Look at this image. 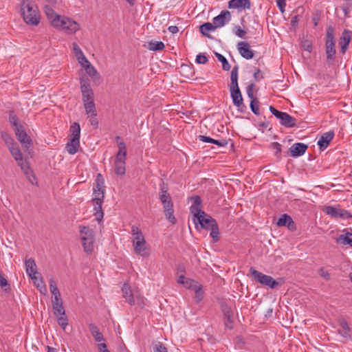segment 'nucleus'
<instances>
[{
  "instance_id": "1",
  "label": "nucleus",
  "mask_w": 352,
  "mask_h": 352,
  "mask_svg": "<svg viewBox=\"0 0 352 352\" xmlns=\"http://www.w3.org/2000/svg\"><path fill=\"white\" fill-rule=\"evenodd\" d=\"M44 12L51 25L67 34H74L80 29L79 24L65 16L56 14L49 6H45Z\"/></svg>"
},
{
  "instance_id": "2",
  "label": "nucleus",
  "mask_w": 352,
  "mask_h": 352,
  "mask_svg": "<svg viewBox=\"0 0 352 352\" xmlns=\"http://www.w3.org/2000/svg\"><path fill=\"white\" fill-rule=\"evenodd\" d=\"M190 199L193 203L190 207V212L193 215V221L197 229H198L197 223L201 228L206 230H210L213 224L217 223L214 219L201 210V199L199 196H193Z\"/></svg>"
},
{
  "instance_id": "3",
  "label": "nucleus",
  "mask_w": 352,
  "mask_h": 352,
  "mask_svg": "<svg viewBox=\"0 0 352 352\" xmlns=\"http://www.w3.org/2000/svg\"><path fill=\"white\" fill-rule=\"evenodd\" d=\"M103 184L104 182L102 181L100 182L98 179H97L96 186L94 188L95 197L91 200L94 206V216L98 223H100L102 221L104 216V213L102 209V204L104 197Z\"/></svg>"
},
{
  "instance_id": "4",
  "label": "nucleus",
  "mask_w": 352,
  "mask_h": 352,
  "mask_svg": "<svg viewBox=\"0 0 352 352\" xmlns=\"http://www.w3.org/2000/svg\"><path fill=\"white\" fill-rule=\"evenodd\" d=\"M21 12L24 21L29 25H37L40 22V14L37 7L28 1H23Z\"/></svg>"
},
{
  "instance_id": "5",
  "label": "nucleus",
  "mask_w": 352,
  "mask_h": 352,
  "mask_svg": "<svg viewBox=\"0 0 352 352\" xmlns=\"http://www.w3.org/2000/svg\"><path fill=\"white\" fill-rule=\"evenodd\" d=\"M249 271L254 279L263 285L267 286L271 289H274L279 285V283L272 276L265 275L252 267L250 268Z\"/></svg>"
},
{
  "instance_id": "6",
  "label": "nucleus",
  "mask_w": 352,
  "mask_h": 352,
  "mask_svg": "<svg viewBox=\"0 0 352 352\" xmlns=\"http://www.w3.org/2000/svg\"><path fill=\"white\" fill-rule=\"evenodd\" d=\"M8 149L14 159L17 162L18 166L21 167V170L24 173V174L28 175L31 173L30 166L26 161H23L22 153L21 152L16 144H14L12 146H10L8 148Z\"/></svg>"
},
{
  "instance_id": "7",
  "label": "nucleus",
  "mask_w": 352,
  "mask_h": 352,
  "mask_svg": "<svg viewBox=\"0 0 352 352\" xmlns=\"http://www.w3.org/2000/svg\"><path fill=\"white\" fill-rule=\"evenodd\" d=\"M270 111L280 120V123L282 125L286 127H294L296 126V119L287 113L280 111L272 106L270 107Z\"/></svg>"
},
{
  "instance_id": "8",
  "label": "nucleus",
  "mask_w": 352,
  "mask_h": 352,
  "mask_svg": "<svg viewBox=\"0 0 352 352\" xmlns=\"http://www.w3.org/2000/svg\"><path fill=\"white\" fill-rule=\"evenodd\" d=\"M164 197L166 196L164 195L163 197H160V199L163 205L164 212L167 220L171 223L175 224L177 220L173 214L174 208L171 197H167V198Z\"/></svg>"
},
{
  "instance_id": "9",
  "label": "nucleus",
  "mask_w": 352,
  "mask_h": 352,
  "mask_svg": "<svg viewBox=\"0 0 352 352\" xmlns=\"http://www.w3.org/2000/svg\"><path fill=\"white\" fill-rule=\"evenodd\" d=\"M324 211L328 214L334 218H341L346 219L352 217L350 212L344 209H338L333 206H327L324 209Z\"/></svg>"
},
{
  "instance_id": "10",
  "label": "nucleus",
  "mask_w": 352,
  "mask_h": 352,
  "mask_svg": "<svg viewBox=\"0 0 352 352\" xmlns=\"http://www.w3.org/2000/svg\"><path fill=\"white\" fill-rule=\"evenodd\" d=\"M14 131L18 140L21 142L22 146L28 150L32 145V140L24 131L23 126L14 128Z\"/></svg>"
},
{
  "instance_id": "11",
  "label": "nucleus",
  "mask_w": 352,
  "mask_h": 352,
  "mask_svg": "<svg viewBox=\"0 0 352 352\" xmlns=\"http://www.w3.org/2000/svg\"><path fill=\"white\" fill-rule=\"evenodd\" d=\"M26 273L33 280L34 283H36V280H38V275L40 274L37 272V267L36 263L33 258L26 259L25 261Z\"/></svg>"
},
{
  "instance_id": "12",
  "label": "nucleus",
  "mask_w": 352,
  "mask_h": 352,
  "mask_svg": "<svg viewBox=\"0 0 352 352\" xmlns=\"http://www.w3.org/2000/svg\"><path fill=\"white\" fill-rule=\"evenodd\" d=\"M237 50L241 56L245 59H252L254 56V51L251 49V46L248 42H239L237 44Z\"/></svg>"
},
{
  "instance_id": "13",
  "label": "nucleus",
  "mask_w": 352,
  "mask_h": 352,
  "mask_svg": "<svg viewBox=\"0 0 352 352\" xmlns=\"http://www.w3.org/2000/svg\"><path fill=\"white\" fill-rule=\"evenodd\" d=\"M230 20V12L228 10H222L218 16L213 18L212 22L217 28H219L228 23Z\"/></svg>"
},
{
  "instance_id": "14",
  "label": "nucleus",
  "mask_w": 352,
  "mask_h": 352,
  "mask_svg": "<svg viewBox=\"0 0 352 352\" xmlns=\"http://www.w3.org/2000/svg\"><path fill=\"white\" fill-rule=\"evenodd\" d=\"M122 296L125 298L126 301L128 302L131 305H133L135 304V299L138 302L141 298L138 296H134L131 287L129 284L124 283L122 288Z\"/></svg>"
},
{
  "instance_id": "15",
  "label": "nucleus",
  "mask_w": 352,
  "mask_h": 352,
  "mask_svg": "<svg viewBox=\"0 0 352 352\" xmlns=\"http://www.w3.org/2000/svg\"><path fill=\"white\" fill-rule=\"evenodd\" d=\"M277 226L279 227L287 226L291 231H294L296 229V224L292 217L287 214H283L278 220Z\"/></svg>"
},
{
  "instance_id": "16",
  "label": "nucleus",
  "mask_w": 352,
  "mask_h": 352,
  "mask_svg": "<svg viewBox=\"0 0 352 352\" xmlns=\"http://www.w3.org/2000/svg\"><path fill=\"white\" fill-rule=\"evenodd\" d=\"M230 96L232 99L233 104L239 109L243 106V98L239 87H230Z\"/></svg>"
},
{
  "instance_id": "17",
  "label": "nucleus",
  "mask_w": 352,
  "mask_h": 352,
  "mask_svg": "<svg viewBox=\"0 0 352 352\" xmlns=\"http://www.w3.org/2000/svg\"><path fill=\"white\" fill-rule=\"evenodd\" d=\"M52 307L54 314L56 316H58V315L65 314V311L63 305V300L61 299L60 296H56L53 297Z\"/></svg>"
},
{
  "instance_id": "18",
  "label": "nucleus",
  "mask_w": 352,
  "mask_h": 352,
  "mask_svg": "<svg viewBox=\"0 0 352 352\" xmlns=\"http://www.w3.org/2000/svg\"><path fill=\"white\" fill-rule=\"evenodd\" d=\"M307 147L305 144L295 143L289 148L290 155L294 157L301 156L305 153Z\"/></svg>"
},
{
  "instance_id": "19",
  "label": "nucleus",
  "mask_w": 352,
  "mask_h": 352,
  "mask_svg": "<svg viewBox=\"0 0 352 352\" xmlns=\"http://www.w3.org/2000/svg\"><path fill=\"white\" fill-rule=\"evenodd\" d=\"M251 3L250 0H230L228 2L230 9H250Z\"/></svg>"
},
{
  "instance_id": "20",
  "label": "nucleus",
  "mask_w": 352,
  "mask_h": 352,
  "mask_svg": "<svg viewBox=\"0 0 352 352\" xmlns=\"http://www.w3.org/2000/svg\"><path fill=\"white\" fill-rule=\"evenodd\" d=\"M334 137V133L332 131L326 132L323 133L319 140L318 141V145L319 146L320 149L326 148L331 141L333 140Z\"/></svg>"
},
{
  "instance_id": "21",
  "label": "nucleus",
  "mask_w": 352,
  "mask_h": 352,
  "mask_svg": "<svg viewBox=\"0 0 352 352\" xmlns=\"http://www.w3.org/2000/svg\"><path fill=\"white\" fill-rule=\"evenodd\" d=\"M351 31L344 30L340 38V45L341 47V51L344 53L346 50L348 48L349 44L351 41Z\"/></svg>"
},
{
  "instance_id": "22",
  "label": "nucleus",
  "mask_w": 352,
  "mask_h": 352,
  "mask_svg": "<svg viewBox=\"0 0 352 352\" xmlns=\"http://www.w3.org/2000/svg\"><path fill=\"white\" fill-rule=\"evenodd\" d=\"M134 247V251L136 254H140L142 256L148 255V252L146 248V241H135L133 243Z\"/></svg>"
},
{
  "instance_id": "23",
  "label": "nucleus",
  "mask_w": 352,
  "mask_h": 352,
  "mask_svg": "<svg viewBox=\"0 0 352 352\" xmlns=\"http://www.w3.org/2000/svg\"><path fill=\"white\" fill-rule=\"evenodd\" d=\"M82 242L84 251L87 254H91L94 250V238L91 237H80Z\"/></svg>"
},
{
  "instance_id": "24",
  "label": "nucleus",
  "mask_w": 352,
  "mask_h": 352,
  "mask_svg": "<svg viewBox=\"0 0 352 352\" xmlns=\"http://www.w3.org/2000/svg\"><path fill=\"white\" fill-rule=\"evenodd\" d=\"M80 146V140L77 138H72L66 145V149L69 154H75Z\"/></svg>"
},
{
  "instance_id": "25",
  "label": "nucleus",
  "mask_w": 352,
  "mask_h": 352,
  "mask_svg": "<svg viewBox=\"0 0 352 352\" xmlns=\"http://www.w3.org/2000/svg\"><path fill=\"white\" fill-rule=\"evenodd\" d=\"M215 24L212 22V23L207 22L200 25L199 31L201 33L208 38L210 37V34H208L209 31H214L217 29Z\"/></svg>"
},
{
  "instance_id": "26",
  "label": "nucleus",
  "mask_w": 352,
  "mask_h": 352,
  "mask_svg": "<svg viewBox=\"0 0 352 352\" xmlns=\"http://www.w3.org/2000/svg\"><path fill=\"white\" fill-rule=\"evenodd\" d=\"M89 331L96 342L104 340L102 334L99 331L97 326L93 323L89 324Z\"/></svg>"
},
{
  "instance_id": "27",
  "label": "nucleus",
  "mask_w": 352,
  "mask_h": 352,
  "mask_svg": "<svg viewBox=\"0 0 352 352\" xmlns=\"http://www.w3.org/2000/svg\"><path fill=\"white\" fill-rule=\"evenodd\" d=\"M84 107L86 111V113L91 117H96L97 116V111L95 106L94 101H89L83 102Z\"/></svg>"
},
{
  "instance_id": "28",
  "label": "nucleus",
  "mask_w": 352,
  "mask_h": 352,
  "mask_svg": "<svg viewBox=\"0 0 352 352\" xmlns=\"http://www.w3.org/2000/svg\"><path fill=\"white\" fill-rule=\"evenodd\" d=\"M223 315H224V320H225V326L229 329H232L233 328V324H232V312L231 309L228 307H226L223 309Z\"/></svg>"
},
{
  "instance_id": "29",
  "label": "nucleus",
  "mask_w": 352,
  "mask_h": 352,
  "mask_svg": "<svg viewBox=\"0 0 352 352\" xmlns=\"http://www.w3.org/2000/svg\"><path fill=\"white\" fill-rule=\"evenodd\" d=\"M131 233L133 236V243H135V241L145 240L142 231L136 226H132Z\"/></svg>"
},
{
  "instance_id": "30",
  "label": "nucleus",
  "mask_w": 352,
  "mask_h": 352,
  "mask_svg": "<svg viewBox=\"0 0 352 352\" xmlns=\"http://www.w3.org/2000/svg\"><path fill=\"white\" fill-rule=\"evenodd\" d=\"M325 47L327 60H332L336 54L335 42H326Z\"/></svg>"
},
{
  "instance_id": "31",
  "label": "nucleus",
  "mask_w": 352,
  "mask_h": 352,
  "mask_svg": "<svg viewBox=\"0 0 352 352\" xmlns=\"http://www.w3.org/2000/svg\"><path fill=\"white\" fill-rule=\"evenodd\" d=\"M82 93V100L83 102L94 100V91L91 88H84L80 89Z\"/></svg>"
},
{
  "instance_id": "32",
  "label": "nucleus",
  "mask_w": 352,
  "mask_h": 352,
  "mask_svg": "<svg viewBox=\"0 0 352 352\" xmlns=\"http://www.w3.org/2000/svg\"><path fill=\"white\" fill-rule=\"evenodd\" d=\"M238 71H239V66L235 65L232 68V70L231 72V75H230L231 83H230V87L234 88V87H236V86L239 87V85H238Z\"/></svg>"
},
{
  "instance_id": "33",
  "label": "nucleus",
  "mask_w": 352,
  "mask_h": 352,
  "mask_svg": "<svg viewBox=\"0 0 352 352\" xmlns=\"http://www.w3.org/2000/svg\"><path fill=\"white\" fill-rule=\"evenodd\" d=\"M86 73L94 80H96L97 79H99L100 75L97 70L95 69L94 66H92L91 64H89V65H87L85 67H84Z\"/></svg>"
},
{
  "instance_id": "34",
  "label": "nucleus",
  "mask_w": 352,
  "mask_h": 352,
  "mask_svg": "<svg viewBox=\"0 0 352 352\" xmlns=\"http://www.w3.org/2000/svg\"><path fill=\"white\" fill-rule=\"evenodd\" d=\"M214 55L218 59V60L222 63L223 69L225 71H229L231 67L227 59L223 55L218 52H215Z\"/></svg>"
},
{
  "instance_id": "35",
  "label": "nucleus",
  "mask_w": 352,
  "mask_h": 352,
  "mask_svg": "<svg viewBox=\"0 0 352 352\" xmlns=\"http://www.w3.org/2000/svg\"><path fill=\"white\" fill-rule=\"evenodd\" d=\"M165 45L162 41H151L148 43V48L151 51L162 50L164 48Z\"/></svg>"
},
{
  "instance_id": "36",
  "label": "nucleus",
  "mask_w": 352,
  "mask_h": 352,
  "mask_svg": "<svg viewBox=\"0 0 352 352\" xmlns=\"http://www.w3.org/2000/svg\"><path fill=\"white\" fill-rule=\"evenodd\" d=\"M38 280H36V283L34 285H36V288L39 290V292L45 295L47 294V287L46 285L44 284L43 278L41 274L38 275Z\"/></svg>"
},
{
  "instance_id": "37",
  "label": "nucleus",
  "mask_w": 352,
  "mask_h": 352,
  "mask_svg": "<svg viewBox=\"0 0 352 352\" xmlns=\"http://www.w3.org/2000/svg\"><path fill=\"white\" fill-rule=\"evenodd\" d=\"M9 121L14 128L23 126L19 122L18 118L13 111L9 112Z\"/></svg>"
},
{
  "instance_id": "38",
  "label": "nucleus",
  "mask_w": 352,
  "mask_h": 352,
  "mask_svg": "<svg viewBox=\"0 0 352 352\" xmlns=\"http://www.w3.org/2000/svg\"><path fill=\"white\" fill-rule=\"evenodd\" d=\"M70 131L72 135V138H77V140H80V128L79 124L74 122L72 125Z\"/></svg>"
},
{
  "instance_id": "39",
  "label": "nucleus",
  "mask_w": 352,
  "mask_h": 352,
  "mask_svg": "<svg viewBox=\"0 0 352 352\" xmlns=\"http://www.w3.org/2000/svg\"><path fill=\"white\" fill-rule=\"evenodd\" d=\"M125 164H126V162L114 163L115 173L117 175H124L125 174V171H126Z\"/></svg>"
},
{
  "instance_id": "40",
  "label": "nucleus",
  "mask_w": 352,
  "mask_h": 352,
  "mask_svg": "<svg viewBox=\"0 0 352 352\" xmlns=\"http://www.w3.org/2000/svg\"><path fill=\"white\" fill-rule=\"evenodd\" d=\"M352 233L347 232L346 234H341L337 239V242L341 243L344 245H349Z\"/></svg>"
},
{
  "instance_id": "41",
  "label": "nucleus",
  "mask_w": 352,
  "mask_h": 352,
  "mask_svg": "<svg viewBox=\"0 0 352 352\" xmlns=\"http://www.w3.org/2000/svg\"><path fill=\"white\" fill-rule=\"evenodd\" d=\"M49 283H50V289L51 293L53 295V297L56 296H60L59 290L56 286V281L54 280V279L53 278L50 279Z\"/></svg>"
},
{
  "instance_id": "42",
  "label": "nucleus",
  "mask_w": 352,
  "mask_h": 352,
  "mask_svg": "<svg viewBox=\"0 0 352 352\" xmlns=\"http://www.w3.org/2000/svg\"><path fill=\"white\" fill-rule=\"evenodd\" d=\"M1 138L8 148L16 144L12 138L6 132L1 133Z\"/></svg>"
},
{
  "instance_id": "43",
  "label": "nucleus",
  "mask_w": 352,
  "mask_h": 352,
  "mask_svg": "<svg viewBox=\"0 0 352 352\" xmlns=\"http://www.w3.org/2000/svg\"><path fill=\"white\" fill-rule=\"evenodd\" d=\"M80 237H91L94 236V231L87 226H81L80 228Z\"/></svg>"
},
{
  "instance_id": "44",
  "label": "nucleus",
  "mask_w": 352,
  "mask_h": 352,
  "mask_svg": "<svg viewBox=\"0 0 352 352\" xmlns=\"http://www.w3.org/2000/svg\"><path fill=\"white\" fill-rule=\"evenodd\" d=\"M213 226L210 229V236L212 238L214 242H217L219 241V227L217 223L213 224Z\"/></svg>"
},
{
  "instance_id": "45",
  "label": "nucleus",
  "mask_w": 352,
  "mask_h": 352,
  "mask_svg": "<svg viewBox=\"0 0 352 352\" xmlns=\"http://www.w3.org/2000/svg\"><path fill=\"white\" fill-rule=\"evenodd\" d=\"M57 321L58 324L63 329H65V327L68 324V320L66 316V314L64 315H58Z\"/></svg>"
},
{
  "instance_id": "46",
  "label": "nucleus",
  "mask_w": 352,
  "mask_h": 352,
  "mask_svg": "<svg viewBox=\"0 0 352 352\" xmlns=\"http://www.w3.org/2000/svg\"><path fill=\"white\" fill-rule=\"evenodd\" d=\"M184 285L189 289L194 290L199 285V284L197 281H195L194 280L187 278Z\"/></svg>"
},
{
  "instance_id": "47",
  "label": "nucleus",
  "mask_w": 352,
  "mask_h": 352,
  "mask_svg": "<svg viewBox=\"0 0 352 352\" xmlns=\"http://www.w3.org/2000/svg\"><path fill=\"white\" fill-rule=\"evenodd\" d=\"M193 291H195V298L197 302H199L200 301H201V300L203 299V297H204V292L202 290L201 285H199Z\"/></svg>"
},
{
  "instance_id": "48",
  "label": "nucleus",
  "mask_w": 352,
  "mask_h": 352,
  "mask_svg": "<svg viewBox=\"0 0 352 352\" xmlns=\"http://www.w3.org/2000/svg\"><path fill=\"white\" fill-rule=\"evenodd\" d=\"M258 103H259V102L256 98H254L253 100H251V101H250V109H251L252 111L255 115L260 114Z\"/></svg>"
},
{
  "instance_id": "49",
  "label": "nucleus",
  "mask_w": 352,
  "mask_h": 352,
  "mask_svg": "<svg viewBox=\"0 0 352 352\" xmlns=\"http://www.w3.org/2000/svg\"><path fill=\"white\" fill-rule=\"evenodd\" d=\"M327 40L326 42H335L334 29L332 26H329L327 29Z\"/></svg>"
},
{
  "instance_id": "50",
  "label": "nucleus",
  "mask_w": 352,
  "mask_h": 352,
  "mask_svg": "<svg viewBox=\"0 0 352 352\" xmlns=\"http://www.w3.org/2000/svg\"><path fill=\"white\" fill-rule=\"evenodd\" d=\"M126 159V153L118 152L116 155L114 163L125 162Z\"/></svg>"
},
{
  "instance_id": "51",
  "label": "nucleus",
  "mask_w": 352,
  "mask_h": 352,
  "mask_svg": "<svg viewBox=\"0 0 352 352\" xmlns=\"http://www.w3.org/2000/svg\"><path fill=\"white\" fill-rule=\"evenodd\" d=\"M153 351L154 352H168L167 349L164 346V345L160 342H157L153 346Z\"/></svg>"
},
{
  "instance_id": "52",
  "label": "nucleus",
  "mask_w": 352,
  "mask_h": 352,
  "mask_svg": "<svg viewBox=\"0 0 352 352\" xmlns=\"http://www.w3.org/2000/svg\"><path fill=\"white\" fill-rule=\"evenodd\" d=\"M271 148L274 149L275 151V155L278 157L280 156L281 153V145L278 142H272L271 144Z\"/></svg>"
},
{
  "instance_id": "53",
  "label": "nucleus",
  "mask_w": 352,
  "mask_h": 352,
  "mask_svg": "<svg viewBox=\"0 0 352 352\" xmlns=\"http://www.w3.org/2000/svg\"><path fill=\"white\" fill-rule=\"evenodd\" d=\"M164 195H165L167 198V197H170V194L168 192V188L166 186V184L163 182L160 185V197H163Z\"/></svg>"
},
{
  "instance_id": "54",
  "label": "nucleus",
  "mask_w": 352,
  "mask_h": 352,
  "mask_svg": "<svg viewBox=\"0 0 352 352\" xmlns=\"http://www.w3.org/2000/svg\"><path fill=\"white\" fill-rule=\"evenodd\" d=\"M208 61V58L203 54H199L196 56V63L198 64H206Z\"/></svg>"
},
{
  "instance_id": "55",
  "label": "nucleus",
  "mask_w": 352,
  "mask_h": 352,
  "mask_svg": "<svg viewBox=\"0 0 352 352\" xmlns=\"http://www.w3.org/2000/svg\"><path fill=\"white\" fill-rule=\"evenodd\" d=\"M72 47H73L74 52L77 58L79 56H82L83 53L77 43H73Z\"/></svg>"
},
{
  "instance_id": "56",
  "label": "nucleus",
  "mask_w": 352,
  "mask_h": 352,
  "mask_svg": "<svg viewBox=\"0 0 352 352\" xmlns=\"http://www.w3.org/2000/svg\"><path fill=\"white\" fill-rule=\"evenodd\" d=\"M302 47L304 50L310 52L312 50V44L308 40H305L302 42Z\"/></svg>"
},
{
  "instance_id": "57",
  "label": "nucleus",
  "mask_w": 352,
  "mask_h": 352,
  "mask_svg": "<svg viewBox=\"0 0 352 352\" xmlns=\"http://www.w3.org/2000/svg\"><path fill=\"white\" fill-rule=\"evenodd\" d=\"M80 89H82L84 88H91L89 85V80L88 78H80Z\"/></svg>"
},
{
  "instance_id": "58",
  "label": "nucleus",
  "mask_w": 352,
  "mask_h": 352,
  "mask_svg": "<svg viewBox=\"0 0 352 352\" xmlns=\"http://www.w3.org/2000/svg\"><path fill=\"white\" fill-rule=\"evenodd\" d=\"M77 59L82 67H85L87 65H89V64H91L84 54L82 56H79Z\"/></svg>"
},
{
  "instance_id": "59",
  "label": "nucleus",
  "mask_w": 352,
  "mask_h": 352,
  "mask_svg": "<svg viewBox=\"0 0 352 352\" xmlns=\"http://www.w3.org/2000/svg\"><path fill=\"white\" fill-rule=\"evenodd\" d=\"M318 274L322 278H324L325 280H329L330 279V274L324 268L320 267L318 270Z\"/></svg>"
},
{
  "instance_id": "60",
  "label": "nucleus",
  "mask_w": 352,
  "mask_h": 352,
  "mask_svg": "<svg viewBox=\"0 0 352 352\" xmlns=\"http://www.w3.org/2000/svg\"><path fill=\"white\" fill-rule=\"evenodd\" d=\"M254 85L253 83L248 85L247 87V94L248 96L251 99L253 100L254 98V94H253V88Z\"/></svg>"
},
{
  "instance_id": "61",
  "label": "nucleus",
  "mask_w": 352,
  "mask_h": 352,
  "mask_svg": "<svg viewBox=\"0 0 352 352\" xmlns=\"http://www.w3.org/2000/svg\"><path fill=\"white\" fill-rule=\"evenodd\" d=\"M8 282L7 279L4 277V276L2 274V273L0 272V286L2 288H4L5 287L8 286Z\"/></svg>"
},
{
  "instance_id": "62",
  "label": "nucleus",
  "mask_w": 352,
  "mask_h": 352,
  "mask_svg": "<svg viewBox=\"0 0 352 352\" xmlns=\"http://www.w3.org/2000/svg\"><path fill=\"white\" fill-rule=\"evenodd\" d=\"M199 140L204 142H208V143H212V144H213L214 142V139L211 138L208 136H205V135H199Z\"/></svg>"
},
{
  "instance_id": "63",
  "label": "nucleus",
  "mask_w": 352,
  "mask_h": 352,
  "mask_svg": "<svg viewBox=\"0 0 352 352\" xmlns=\"http://www.w3.org/2000/svg\"><path fill=\"white\" fill-rule=\"evenodd\" d=\"M338 333L344 338H350L351 337L350 331L340 329Z\"/></svg>"
},
{
  "instance_id": "64",
  "label": "nucleus",
  "mask_w": 352,
  "mask_h": 352,
  "mask_svg": "<svg viewBox=\"0 0 352 352\" xmlns=\"http://www.w3.org/2000/svg\"><path fill=\"white\" fill-rule=\"evenodd\" d=\"M276 5L278 7L280 11L283 13L286 6V1H276Z\"/></svg>"
}]
</instances>
